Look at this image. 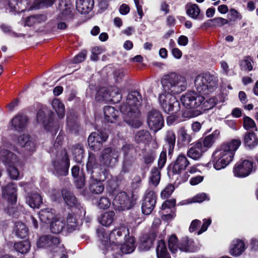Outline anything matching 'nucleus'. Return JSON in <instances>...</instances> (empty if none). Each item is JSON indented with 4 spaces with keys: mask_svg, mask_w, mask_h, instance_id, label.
<instances>
[{
    "mask_svg": "<svg viewBox=\"0 0 258 258\" xmlns=\"http://www.w3.org/2000/svg\"><path fill=\"white\" fill-rule=\"evenodd\" d=\"M241 144V140L234 139L218 146L212 156V163L217 170L225 168L233 160L235 152Z\"/></svg>",
    "mask_w": 258,
    "mask_h": 258,
    "instance_id": "nucleus-1",
    "label": "nucleus"
},
{
    "mask_svg": "<svg viewBox=\"0 0 258 258\" xmlns=\"http://www.w3.org/2000/svg\"><path fill=\"white\" fill-rule=\"evenodd\" d=\"M141 100L138 92H131L120 107V112L124 115V121L134 127H139L142 124L139 119L140 112L139 109Z\"/></svg>",
    "mask_w": 258,
    "mask_h": 258,
    "instance_id": "nucleus-2",
    "label": "nucleus"
},
{
    "mask_svg": "<svg viewBox=\"0 0 258 258\" xmlns=\"http://www.w3.org/2000/svg\"><path fill=\"white\" fill-rule=\"evenodd\" d=\"M86 168L88 173L91 175L90 191L96 194H101L104 190V186L101 181H104L108 177V170L105 169L101 172L99 171L95 156L91 153L89 155Z\"/></svg>",
    "mask_w": 258,
    "mask_h": 258,
    "instance_id": "nucleus-3",
    "label": "nucleus"
},
{
    "mask_svg": "<svg viewBox=\"0 0 258 258\" xmlns=\"http://www.w3.org/2000/svg\"><path fill=\"white\" fill-rule=\"evenodd\" d=\"M97 233L101 241L100 248L109 250L110 245L119 246L122 244L127 236H129V230L125 226H121L113 229L109 235L103 229L98 230Z\"/></svg>",
    "mask_w": 258,
    "mask_h": 258,
    "instance_id": "nucleus-4",
    "label": "nucleus"
},
{
    "mask_svg": "<svg viewBox=\"0 0 258 258\" xmlns=\"http://www.w3.org/2000/svg\"><path fill=\"white\" fill-rule=\"evenodd\" d=\"M161 83L165 92L171 95L180 94L186 89L185 78L175 73L164 76Z\"/></svg>",
    "mask_w": 258,
    "mask_h": 258,
    "instance_id": "nucleus-5",
    "label": "nucleus"
},
{
    "mask_svg": "<svg viewBox=\"0 0 258 258\" xmlns=\"http://www.w3.org/2000/svg\"><path fill=\"white\" fill-rule=\"evenodd\" d=\"M198 92L202 94H208L214 92L218 87V79L209 74L198 76L195 80Z\"/></svg>",
    "mask_w": 258,
    "mask_h": 258,
    "instance_id": "nucleus-6",
    "label": "nucleus"
},
{
    "mask_svg": "<svg viewBox=\"0 0 258 258\" xmlns=\"http://www.w3.org/2000/svg\"><path fill=\"white\" fill-rule=\"evenodd\" d=\"M14 143L16 146L10 144L8 148L18 153H21L23 151L24 154L29 155L36 150V145L35 141L28 134L21 135L14 141Z\"/></svg>",
    "mask_w": 258,
    "mask_h": 258,
    "instance_id": "nucleus-7",
    "label": "nucleus"
},
{
    "mask_svg": "<svg viewBox=\"0 0 258 258\" xmlns=\"http://www.w3.org/2000/svg\"><path fill=\"white\" fill-rule=\"evenodd\" d=\"M0 158L5 164L8 166V171L10 177L13 179H18L19 176L18 169L14 166L18 162L19 159L15 154L7 150L0 148Z\"/></svg>",
    "mask_w": 258,
    "mask_h": 258,
    "instance_id": "nucleus-8",
    "label": "nucleus"
},
{
    "mask_svg": "<svg viewBox=\"0 0 258 258\" xmlns=\"http://www.w3.org/2000/svg\"><path fill=\"white\" fill-rule=\"evenodd\" d=\"M119 154V152L115 148L108 147L104 149L100 157V167H98L99 171L114 166L118 162Z\"/></svg>",
    "mask_w": 258,
    "mask_h": 258,
    "instance_id": "nucleus-9",
    "label": "nucleus"
},
{
    "mask_svg": "<svg viewBox=\"0 0 258 258\" xmlns=\"http://www.w3.org/2000/svg\"><path fill=\"white\" fill-rule=\"evenodd\" d=\"M158 101L164 111L168 114L175 113L180 109L179 102L171 94L166 92L160 94Z\"/></svg>",
    "mask_w": 258,
    "mask_h": 258,
    "instance_id": "nucleus-10",
    "label": "nucleus"
},
{
    "mask_svg": "<svg viewBox=\"0 0 258 258\" xmlns=\"http://www.w3.org/2000/svg\"><path fill=\"white\" fill-rule=\"evenodd\" d=\"M70 162L66 150H62L52 162L53 173L57 176H66L68 173Z\"/></svg>",
    "mask_w": 258,
    "mask_h": 258,
    "instance_id": "nucleus-11",
    "label": "nucleus"
},
{
    "mask_svg": "<svg viewBox=\"0 0 258 258\" xmlns=\"http://www.w3.org/2000/svg\"><path fill=\"white\" fill-rule=\"evenodd\" d=\"M58 237L52 235H45L40 237L37 241V246L39 248H49L54 252H63L64 246L59 244Z\"/></svg>",
    "mask_w": 258,
    "mask_h": 258,
    "instance_id": "nucleus-12",
    "label": "nucleus"
},
{
    "mask_svg": "<svg viewBox=\"0 0 258 258\" xmlns=\"http://www.w3.org/2000/svg\"><path fill=\"white\" fill-rule=\"evenodd\" d=\"M122 98V90L116 87H111L109 89L102 88L99 89L96 96L97 101L112 100L119 101Z\"/></svg>",
    "mask_w": 258,
    "mask_h": 258,
    "instance_id": "nucleus-13",
    "label": "nucleus"
},
{
    "mask_svg": "<svg viewBox=\"0 0 258 258\" xmlns=\"http://www.w3.org/2000/svg\"><path fill=\"white\" fill-rule=\"evenodd\" d=\"M180 100L185 107L193 109L199 107L202 104L204 100V97L194 92H188L182 95Z\"/></svg>",
    "mask_w": 258,
    "mask_h": 258,
    "instance_id": "nucleus-14",
    "label": "nucleus"
},
{
    "mask_svg": "<svg viewBox=\"0 0 258 258\" xmlns=\"http://www.w3.org/2000/svg\"><path fill=\"white\" fill-rule=\"evenodd\" d=\"M121 150L124 158L121 172L125 173L130 171L135 160V151L133 146L131 144H125L122 147Z\"/></svg>",
    "mask_w": 258,
    "mask_h": 258,
    "instance_id": "nucleus-15",
    "label": "nucleus"
},
{
    "mask_svg": "<svg viewBox=\"0 0 258 258\" xmlns=\"http://www.w3.org/2000/svg\"><path fill=\"white\" fill-rule=\"evenodd\" d=\"M112 204L114 209L118 211L128 210L132 207L134 204L130 197L123 191L116 195Z\"/></svg>",
    "mask_w": 258,
    "mask_h": 258,
    "instance_id": "nucleus-16",
    "label": "nucleus"
},
{
    "mask_svg": "<svg viewBox=\"0 0 258 258\" xmlns=\"http://www.w3.org/2000/svg\"><path fill=\"white\" fill-rule=\"evenodd\" d=\"M147 122L149 128L156 132L163 127L164 119L159 111L152 109L148 114Z\"/></svg>",
    "mask_w": 258,
    "mask_h": 258,
    "instance_id": "nucleus-17",
    "label": "nucleus"
},
{
    "mask_svg": "<svg viewBox=\"0 0 258 258\" xmlns=\"http://www.w3.org/2000/svg\"><path fill=\"white\" fill-rule=\"evenodd\" d=\"M252 161L248 160H241L238 162L233 168V173L235 176L245 177L249 175L253 169Z\"/></svg>",
    "mask_w": 258,
    "mask_h": 258,
    "instance_id": "nucleus-18",
    "label": "nucleus"
},
{
    "mask_svg": "<svg viewBox=\"0 0 258 258\" xmlns=\"http://www.w3.org/2000/svg\"><path fill=\"white\" fill-rule=\"evenodd\" d=\"M36 120L38 123H41L45 130L55 134L57 131V124L51 117L47 118L44 111L39 109L37 114Z\"/></svg>",
    "mask_w": 258,
    "mask_h": 258,
    "instance_id": "nucleus-19",
    "label": "nucleus"
},
{
    "mask_svg": "<svg viewBox=\"0 0 258 258\" xmlns=\"http://www.w3.org/2000/svg\"><path fill=\"white\" fill-rule=\"evenodd\" d=\"M156 194L151 190H147L145 194L142 204V211L144 214L149 215L152 212L156 203Z\"/></svg>",
    "mask_w": 258,
    "mask_h": 258,
    "instance_id": "nucleus-20",
    "label": "nucleus"
},
{
    "mask_svg": "<svg viewBox=\"0 0 258 258\" xmlns=\"http://www.w3.org/2000/svg\"><path fill=\"white\" fill-rule=\"evenodd\" d=\"M107 138L108 136L104 133L93 132L90 135L88 139L89 146L93 150H98Z\"/></svg>",
    "mask_w": 258,
    "mask_h": 258,
    "instance_id": "nucleus-21",
    "label": "nucleus"
},
{
    "mask_svg": "<svg viewBox=\"0 0 258 258\" xmlns=\"http://www.w3.org/2000/svg\"><path fill=\"white\" fill-rule=\"evenodd\" d=\"M57 9L60 13L59 19L60 20L69 21L74 18L72 14L71 5L70 0H59Z\"/></svg>",
    "mask_w": 258,
    "mask_h": 258,
    "instance_id": "nucleus-22",
    "label": "nucleus"
},
{
    "mask_svg": "<svg viewBox=\"0 0 258 258\" xmlns=\"http://www.w3.org/2000/svg\"><path fill=\"white\" fill-rule=\"evenodd\" d=\"M78 210L80 211L79 214L77 213L76 215L73 213H69L65 218L66 227L68 230H74L79 224V219H82L85 215L86 211L83 207H81Z\"/></svg>",
    "mask_w": 258,
    "mask_h": 258,
    "instance_id": "nucleus-23",
    "label": "nucleus"
},
{
    "mask_svg": "<svg viewBox=\"0 0 258 258\" xmlns=\"http://www.w3.org/2000/svg\"><path fill=\"white\" fill-rule=\"evenodd\" d=\"M177 144L179 147H184L188 146L192 141V136L188 133L184 127H180L177 132Z\"/></svg>",
    "mask_w": 258,
    "mask_h": 258,
    "instance_id": "nucleus-24",
    "label": "nucleus"
},
{
    "mask_svg": "<svg viewBox=\"0 0 258 258\" xmlns=\"http://www.w3.org/2000/svg\"><path fill=\"white\" fill-rule=\"evenodd\" d=\"M16 191L15 184L9 183L2 189L3 196L13 205L17 201Z\"/></svg>",
    "mask_w": 258,
    "mask_h": 258,
    "instance_id": "nucleus-25",
    "label": "nucleus"
},
{
    "mask_svg": "<svg viewBox=\"0 0 258 258\" xmlns=\"http://www.w3.org/2000/svg\"><path fill=\"white\" fill-rule=\"evenodd\" d=\"M245 249V245L243 240L236 239L232 240L229 249V253L234 256L241 255Z\"/></svg>",
    "mask_w": 258,
    "mask_h": 258,
    "instance_id": "nucleus-26",
    "label": "nucleus"
},
{
    "mask_svg": "<svg viewBox=\"0 0 258 258\" xmlns=\"http://www.w3.org/2000/svg\"><path fill=\"white\" fill-rule=\"evenodd\" d=\"M27 118L25 115L18 114L14 116L10 121L12 129L17 131L24 130L27 125Z\"/></svg>",
    "mask_w": 258,
    "mask_h": 258,
    "instance_id": "nucleus-27",
    "label": "nucleus"
},
{
    "mask_svg": "<svg viewBox=\"0 0 258 258\" xmlns=\"http://www.w3.org/2000/svg\"><path fill=\"white\" fill-rule=\"evenodd\" d=\"M204 151L202 143L200 141H198L193 144L191 147L188 150L187 156L195 160H197L201 157Z\"/></svg>",
    "mask_w": 258,
    "mask_h": 258,
    "instance_id": "nucleus-28",
    "label": "nucleus"
},
{
    "mask_svg": "<svg viewBox=\"0 0 258 258\" xmlns=\"http://www.w3.org/2000/svg\"><path fill=\"white\" fill-rule=\"evenodd\" d=\"M155 237L153 233L143 235L140 238L139 249L141 251L149 250L153 244Z\"/></svg>",
    "mask_w": 258,
    "mask_h": 258,
    "instance_id": "nucleus-29",
    "label": "nucleus"
},
{
    "mask_svg": "<svg viewBox=\"0 0 258 258\" xmlns=\"http://www.w3.org/2000/svg\"><path fill=\"white\" fill-rule=\"evenodd\" d=\"M189 162L183 154H180L175 161L172 171L175 174H178L181 171L184 170L189 165Z\"/></svg>",
    "mask_w": 258,
    "mask_h": 258,
    "instance_id": "nucleus-30",
    "label": "nucleus"
},
{
    "mask_svg": "<svg viewBox=\"0 0 258 258\" xmlns=\"http://www.w3.org/2000/svg\"><path fill=\"white\" fill-rule=\"evenodd\" d=\"M76 9L81 14H88L91 12L94 5V0H76Z\"/></svg>",
    "mask_w": 258,
    "mask_h": 258,
    "instance_id": "nucleus-31",
    "label": "nucleus"
},
{
    "mask_svg": "<svg viewBox=\"0 0 258 258\" xmlns=\"http://www.w3.org/2000/svg\"><path fill=\"white\" fill-rule=\"evenodd\" d=\"M49 224L50 229L51 232L54 234L60 233L66 227L64 219L61 218L59 215H57Z\"/></svg>",
    "mask_w": 258,
    "mask_h": 258,
    "instance_id": "nucleus-32",
    "label": "nucleus"
},
{
    "mask_svg": "<svg viewBox=\"0 0 258 258\" xmlns=\"http://www.w3.org/2000/svg\"><path fill=\"white\" fill-rule=\"evenodd\" d=\"M38 215L40 221L47 224H49L57 216L54 210L49 208L41 209Z\"/></svg>",
    "mask_w": 258,
    "mask_h": 258,
    "instance_id": "nucleus-33",
    "label": "nucleus"
},
{
    "mask_svg": "<svg viewBox=\"0 0 258 258\" xmlns=\"http://www.w3.org/2000/svg\"><path fill=\"white\" fill-rule=\"evenodd\" d=\"M200 247L196 245L195 243L187 238H183L182 243L180 244L179 249L185 252H193L198 250Z\"/></svg>",
    "mask_w": 258,
    "mask_h": 258,
    "instance_id": "nucleus-34",
    "label": "nucleus"
},
{
    "mask_svg": "<svg viewBox=\"0 0 258 258\" xmlns=\"http://www.w3.org/2000/svg\"><path fill=\"white\" fill-rule=\"evenodd\" d=\"M46 19V17L44 15L31 16L26 18L24 26L28 27L34 26L36 25L45 22Z\"/></svg>",
    "mask_w": 258,
    "mask_h": 258,
    "instance_id": "nucleus-35",
    "label": "nucleus"
},
{
    "mask_svg": "<svg viewBox=\"0 0 258 258\" xmlns=\"http://www.w3.org/2000/svg\"><path fill=\"white\" fill-rule=\"evenodd\" d=\"M135 140L139 144H149L152 140V136L148 131L140 130L136 133Z\"/></svg>",
    "mask_w": 258,
    "mask_h": 258,
    "instance_id": "nucleus-36",
    "label": "nucleus"
},
{
    "mask_svg": "<svg viewBox=\"0 0 258 258\" xmlns=\"http://www.w3.org/2000/svg\"><path fill=\"white\" fill-rule=\"evenodd\" d=\"M118 111L113 107L106 106L104 108L105 119L109 122H115L118 117Z\"/></svg>",
    "mask_w": 258,
    "mask_h": 258,
    "instance_id": "nucleus-37",
    "label": "nucleus"
},
{
    "mask_svg": "<svg viewBox=\"0 0 258 258\" xmlns=\"http://www.w3.org/2000/svg\"><path fill=\"white\" fill-rule=\"evenodd\" d=\"M245 145L249 149H253L258 145V138L254 133H247L244 137Z\"/></svg>",
    "mask_w": 258,
    "mask_h": 258,
    "instance_id": "nucleus-38",
    "label": "nucleus"
},
{
    "mask_svg": "<svg viewBox=\"0 0 258 258\" xmlns=\"http://www.w3.org/2000/svg\"><path fill=\"white\" fill-rule=\"evenodd\" d=\"M124 241V243L120 248L121 252L128 254L133 252L136 247L134 237H130L127 239H125Z\"/></svg>",
    "mask_w": 258,
    "mask_h": 258,
    "instance_id": "nucleus-39",
    "label": "nucleus"
},
{
    "mask_svg": "<svg viewBox=\"0 0 258 258\" xmlns=\"http://www.w3.org/2000/svg\"><path fill=\"white\" fill-rule=\"evenodd\" d=\"M26 203L32 208H38L42 203V198L37 193H31L26 199Z\"/></svg>",
    "mask_w": 258,
    "mask_h": 258,
    "instance_id": "nucleus-40",
    "label": "nucleus"
},
{
    "mask_svg": "<svg viewBox=\"0 0 258 258\" xmlns=\"http://www.w3.org/2000/svg\"><path fill=\"white\" fill-rule=\"evenodd\" d=\"M115 213L113 211H108L102 214L99 218V222L103 226L110 225L114 220Z\"/></svg>",
    "mask_w": 258,
    "mask_h": 258,
    "instance_id": "nucleus-41",
    "label": "nucleus"
},
{
    "mask_svg": "<svg viewBox=\"0 0 258 258\" xmlns=\"http://www.w3.org/2000/svg\"><path fill=\"white\" fill-rule=\"evenodd\" d=\"M52 107L56 112L59 118H62L64 116V105L58 99H54L53 100L52 103Z\"/></svg>",
    "mask_w": 258,
    "mask_h": 258,
    "instance_id": "nucleus-42",
    "label": "nucleus"
},
{
    "mask_svg": "<svg viewBox=\"0 0 258 258\" xmlns=\"http://www.w3.org/2000/svg\"><path fill=\"white\" fill-rule=\"evenodd\" d=\"M14 231L16 235L21 238H25L28 233V230L26 225L21 222L16 223Z\"/></svg>",
    "mask_w": 258,
    "mask_h": 258,
    "instance_id": "nucleus-43",
    "label": "nucleus"
},
{
    "mask_svg": "<svg viewBox=\"0 0 258 258\" xmlns=\"http://www.w3.org/2000/svg\"><path fill=\"white\" fill-rule=\"evenodd\" d=\"M176 141L175 133L172 131H168L165 137V141L168 146V153L171 154L174 148Z\"/></svg>",
    "mask_w": 258,
    "mask_h": 258,
    "instance_id": "nucleus-44",
    "label": "nucleus"
},
{
    "mask_svg": "<svg viewBox=\"0 0 258 258\" xmlns=\"http://www.w3.org/2000/svg\"><path fill=\"white\" fill-rule=\"evenodd\" d=\"M14 247L18 252L21 253H26L30 249V244L28 241L25 240L15 243Z\"/></svg>",
    "mask_w": 258,
    "mask_h": 258,
    "instance_id": "nucleus-45",
    "label": "nucleus"
},
{
    "mask_svg": "<svg viewBox=\"0 0 258 258\" xmlns=\"http://www.w3.org/2000/svg\"><path fill=\"white\" fill-rule=\"evenodd\" d=\"M228 23L227 19L218 17L208 20L205 24L208 27H221Z\"/></svg>",
    "mask_w": 258,
    "mask_h": 258,
    "instance_id": "nucleus-46",
    "label": "nucleus"
},
{
    "mask_svg": "<svg viewBox=\"0 0 258 258\" xmlns=\"http://www.w3.org/2000/svg\"><path fill=\"white\" fill-rule=\"evenodd\" d=\"M160 180V171L156 167H154L151 171L150 176V182L156 186L159 183Z\"/></svg>",
    "mask_w": 258,
    "mask_h": 258,
    "instance_id": "nucleus-47",
    "label": "nucleus"
},
{
    "mask_svg": "<svg viewBox=\"0 0 258 258\" xmlns=\"http://www.w3.org/2000/svg\"><path fill=\"white\" fill-rule=\"evenodd\" d=\"M67 126L71 131H76L78 127L77 117L74 114H70L67 116Z\"/></svg>",
    "mask_w": 258,
    "mask_h": 258,
    "instance_id": "nucleus-48",
    "label": "nucleus"
},
{
    "mask_svg": "<svg viewBox=\"0 0 258 258\" xmlns=\"http://www.w3.org/2000/svg\"><path fill=\"white\" fill-rule=\"evenodd\" d=\"M168 247L170 251L175 253L179 249L180 244L177 243V238L174 235H171L168 240Z\"/></svg>",
    "mask_w": 258,
    "mask_h": 258,
    "instance_id": "nucleus-49",
    "label": "nucleus"
},
{
    "mask_svg": "<svg viewBox=\"0 0 258 258\" xmlns=\"http://www.w3.org/2000/svg\"><path fill=\"white\" fill-rule=\"evenodd\" d=\"M200 12V8L196 4L189 6L187 9V15L192 19H197Z\"/></svg>",
    "mask_w": 258,
    "mask_h": 258,
    "instance_id": "nucleus-50",
    "label": "nucleus"
},
{
    "mask_svg": "<svg viewBox=\"0 0 258 258\" xmlns=\"http://www.w3.org/2000/svg\"><path fill=\"white\" fill-rule=\"evenodd\" d=\"M243 127L246 130H254L257 131V127L254 121L247 116L243 117Z\"/></svg>",
    "mask_w": 258,
    "mask_h": 258,
    "instance_id": "nucleus-51",
    "label": "nucleus"
},
{
    "mask_svg": "<svg viewBox=\"0 0 258 258\" xmlns=\"http://www.w3.org/2000/svg\"><path fill=\"white\" fill-rule=\"evenodd\" d=\"M64 200L69 206L72 207L76 205L77 200L74 195L71 192H66L64 194Z\"/></svg>",
    "mask_w": 258,
    "mask_h": 258,
    "instance_id": "nucleus-52",
    "label": "nucleus"
},
{
    "mask_svg": "<svg viewBox=\"0 0 258 258\" xmlns=\"http://www.w3.org/2000/svg\"><path fill=\"white\" fill-rule=\"evenodd\" d=\"M56 0H35L34 2L35 7L37 8L49 7L51 6Z\"/></svg>",
    "mask_w": 258,
    "mask_h": 258,
    "instance_id": "nucleus-53",
    "label": "nucleus"
},
{
    "mask_svg": "<svg viewBox=\"0 0 258 258\" xmlns=\"http://www.w3.org/2000/svg\"><path fill=\"white\" fill-rule=\"evenodd\" d=\"M84 150L80 145L76 146L73 150V155L77 162H81L83 157Z\"/></svg>",
    "mask_w": 258,
    "mask_h": 258,
    "instance_id": "nucleus-54",
    "label": "nucleus"
},
{
    "mask_svg": "<svg viewBox=\"0 0 258 258\" xmlns=\"http://www.w3.org/2000/svg\"><path fill=\"white\" fill-rule=\"evenodd\" d=\"M156 156L155 153L150 151L147 152L143 156L144 163L146 165H150L153 162Z\"/></svg>",
    "mask_w": 258,
    "mask_h": 258,
    "instance_id": "nucleus-55",
    "label": "nucleus"
},
{
    "mask_svg": "<svg viewBox=\"0 0 258 258\" xmlns=\"http://www.w3.org/2000/svg\"><path fill=\"white\" fill-rule=\"evenodd\" d=\"M218 102L216 98H211L203 102L202 108L204 110H209L214 107Z\"/></svg>",
    "mask_w": 258,
    "mask_h": 258,
    "instance_id": "nucleus-56",
    "label": "nucleus"
},
{
    "mask_svg": "<svg viewBox=\"0 0 258 258\" xmlns=\"http://www.w3.org/2000/svg\"><path fill=\"white\" fill-rule=\"evenodd\" d=\"M207 196L205 193H201L198 194L192 199H188L187 200V203H201L206 200Z\"/></svg>",
    "mask_w": 258,
    "mask_h": 258,
    "instance_id": "nucleus-57",
    "label": "nucleus"
},
{
    "mask_svg": "<svg viewBox=\"0 0 258 258\" xmlns=\"http://www.w3.org/2000/svg\"><path fill=\"white\" fill-rule=\"evenodd\" d=\"M111 202L110 200L106 197H101L97 202V206L100 209H105L109 208L110 206Z\"/></svg>",
    "mask_w": 258,
    "mask_h": 258,
    "instance_id": "nucleus-58",
    "label": "nucleus"
},
{
    "mask_svg": "<svg viewBox=\"0 0 258 258\" xmlns=\"http://www.w3.org/2000/svg\"><path fill=\"white\" fill-rule=\"evenodd\" d=\"M228 16L230 21H235L237 19L240 20L242 18L241 15L234 9L229 10Z\"/></svg>",
    "mask_w": 258,
    "mask_h": 258,
    "instance_id": "nucleus-59",
    "label": "nucleus"
},
{
    "mask_svg": "<svg viewBox=\"0 0 258 258\" xmlns=\"http://www.w3.org/2000/svg\"><path fill=\"white\" fill-rule=\"evenodd\" d=\"M1 29L4 33L11 34L12 36L16 37L23 36L22 34H17L13 32L11 30V27L6 24H2L1 25Z\"/></svg>",
    "mask_w": 258,
    "mask_h": 258,
    "instance_id": "nucleus-60",
    "label": "nucleus"
},
{
    "mask_svg": "<svg viewBox=\"0 0 258 258\" xmlns=\"http://www.w3.org/2000/svg\"><path fill=\"white\" fill-rule=\"evenodd\" d=\"M174 187L171 185H168L161 193V197L162 199L168 198L172 193Z\"/></svg>",
    "mask_w": 258,
    "mask_h": 258,
    "instance_id": "nucleus-61",
    "label": "nucleus"
},
{
    "mask_svg": "<svg viewBox=\"0 0 258 258\" xmlns=\"http://www.w3.org/2000/svg\"><path fill=\"white\" fill-rule=\"evenodd\" d=\"M166 151H162L160 155L158 161V166L159 169L163 167L166 162Z\"/></svg>",
    "mask_w": 258,
    "mask_h": 258,
    "instance_id": "nucleus-62",
    "label": "nucleus"
},
{
    "mask_svg": "<svg viewBox=\"0 0 258 258\" xmlns=\"http://www.w3.org/2000/svg\"><path fill=\"white\" fill-rule=\"evenodd\" d=\"M167 248L165 245V242L164 240H161L158 242L157 248H156V253H159L161 255L160 253L163 252L165 251H167Z\"/></svg>",
    "mask_w": 258,
    "mask_h": 258,
    "instance_id": "nucleus-63",
    "label": "nucleus"
},
{
    "mask_svg": "<svg viewBox=\"0 0 258 258\" xmlns=\"http://www.w3.org/2000/svg\"><path fill=\"white\" fill-rule=\"evenodd\" d=\"M214 143V142L212 141V139H211V138L207 136L204 138L202 143L203 149L204 148L209 149L211 148Z\"/></svg>",
    "mask_w": 258,
    "mask_h": 258,
    "instance_id": "nucleus-64",
    "label": "nucleus"
}]
</instances>
